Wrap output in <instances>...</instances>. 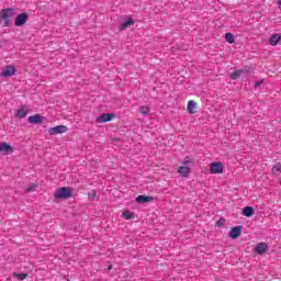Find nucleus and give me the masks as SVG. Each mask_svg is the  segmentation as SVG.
<instances>
[{
    "mask_svg": "<svg viewBox=\"0 0 281 281\" xmlns=\"http://www.w3.org/2000/svg\"><path fill=\"white\" fill-rule=\"evenodd\" d=\"M183 164H184V165H188V164H190V160L184 159V160H183Z\"/></svg>",
    "mask_w": 281,
    "mask_h": 281,
    "instance_id": "bb28decb",
    "label": "nucleus"
},
{
    "mask_svg": "<svg viewBox=\"0 0 281 281\" xmlns=\"http://www.w3.org/2000/svg\"><path fill=\"white\" fill-rule=\"evenodd\" d=\"M16 74V69L13 66H7L2 71L1 76L3 78H11V76H14Z\"/></svg>",
    "mask_w": 281,
    "mask_h": 281,
    "instance_id": "0eeeda50",
    "label": "nucleus"
},
{
    "mask_svg": "<svg viewBox=\"0 0 281 281\" xmlns=\"http://www.w3.org/2000/svg\"><path fill=\"white\" fill-rule=\"evenodd\" d=\"M29 122L30 124H41V122H43V117L41 116V114H35L29 116Z\"/></svg>",
    "mask_w": 281,
    "mask_h": 281,
    "instance_id": "4468645a",
    "label": "nucleus"
},
{
    "mask_svg": "<svg viewBox=\"0 0 281 281\" xmlns=\"http://www.w3.org/2000/svg\"><path fill=\"white\" fill-rule=\"evenodd\" d=\"M131 25H135V21H133L132 18H130L127 21L123 22L120 25V30H126L127 27H131Z\"/></svg>",
    "mask_w": 281,
    "mask_h": 281,
    "instance_id": "f3484780",
    "label": "nucleus"
},
{
    "mask_svg": "<svg viewBox=\"0 0 281 281\" xmlns=\"http://www.w3.org/2000/svg\"><path fill=\"white\" fill-rule=\"evenodd\" d=\"M260 85H262V80L256 81L255 82V89H258V87H260Z\"/></svg>",
    "mask_w": 281,
    "mask_h": 281,
    "instance_id": "a878e982",
    "label": "nucleus"
},
{
    "mask_svg": "<svg viewBox=\"0 0 281 281\" xmlns=\"http://www.w3.org/2000/svg\"><path fill=\"white\" fill-rule=\"evenodd\" d=\"M111 269H113V266L110 265V266L108 267V270L111 271Z\"/></svg>",
    "mask_w": 281,
    "mask_h": 281,
    "instance_id": "c85d7f7f",
    "label": "nucleus"
},
{
    "mask_svg": "<svg viewBox=\"0 0 281 281\" xmlns=\"http://www.w3.org/2000/svg\"><path fill=\"white\" fill-rule=\"evenodd\" d=\"M88 199H89V201H93L94 199H95V191H90L89 193H88Z\"/></svg>",
    "mask_w": 281,
    "mask_h": 281,
    "instance_id": "393cba45",
    "label": "nucleus"
},
{
    "mask_svg": "<svg viewBox=\"0 0 281 281\" xmlns=\"http://www.w3.org/2000/svg\"><path fill=\"white\" fill-rule=\"evenodd\" d=\"M123 218H125L126 221H131V218H133L134 214L131 213L130 211H125L122 214Z\"/></svg>",
    "mask_w": 281,
    "mask_h": 281,
    "instance_id": "aec40b11",
    "label": "nucleus"
},
{
    "mask_svg": "<svg viewBox=\"0 0 281 281\" xmlns=\"http://www.w3.org/2000/svg\"><path fill=\"white\" fill-rule=\"evenodd\" d=\"M14 16V9H3L0 11V18L5 21V24L10 23V19Z\"/></svg>",
    "mask_w": 281,
    "mask_h": 281,
    "instance_id": "f03ea898",
    "label": "nucleus"
},
{
    "mask_svg": "<svg viewBox=\"0 0 281 281\" xmlns=\"http://www.w3.org/2000/svg\"><path fill=\"white\" fill-rule=\"evenodd\" d=\"M139 113H142V115H148L150 113V108L140 106Z\"/></svg>",
    "mask_w": 281,
    "mask_h": 281,
    "instance_id": "412c9836",
    "label": "nucleus"
},
{
    "mask_svg": "<svg viewBox=\"0 0 281 281\" xmlns=\"http://www.w3.org/2000/svg\"><path fill=\"white\" fill-rule=\"evenodd\" d=\"M211 175H223V162H211Z\"/></svg>",
    "mask_w": 281,
    "mask_h": 281,
    "instance_id": "39448f33",
    "label": "nucleus"
},
{
    "mask_svg": "<svg viewBox=\"0 0 281 281\" xmlns=\"http://www.w3.org/2000/svg\"><path fill=\"white\" fill-rule=\"evenodd\" d=\"M243 215L247 216V217L254 216V207H251V206L244 207L243 209Z\"/></svg>",
    "mask_w": 281,
    "mask_h": 281,
    "instance_id": "a211bd4d",
    "label": "nucleus"
},
{
    "mask_svg": "<svg viewBox=\"0 0 281 281\" xmlns=\"http://www.w3.org/2000/svg\"><path fill=\"white\" fill-rule=\"evenodd\" d=\"M30 19V15L27 13H21L15 18V25L16 27H21L27 23V20Z\"/></svg>",
    "mask_w": 281,
    "mask_h": 281,
    "instance_id": "20e7f679",
    "label": "nucleus"
},
{
    "mask_svg": "<svg viewBox=\"0 0 281 281\" xmlns=\"http://www.w3.org/2000/svg\"><path fill=\"white\" fill-rule=\"evenodd\" d=\"M14 278H18V280H25V278H27L26 273H13Z\"/></svg>",
    "mask_w": 281,
    "mask_h": 281,
    "instance_id": "5701e85b",
    "label": "nucleus"
},
{
    "mask_svg": "<svg viewBox=\"0 0 281 281\" xmlns=\"http://www.w3.org/2000/svg\"><path fill=\"white\" fill-rule=\"evenodd\" d=\"M68 128L65 125H57L55 127H50L48 130L49 135H60L63 133H67Z\"/></svg>",
    "mask_w": 281,
    "mask_h": 281,
    "instance_id": "7ed1b4c3",
    "label": "nucleus"
},
{
    "mask_svg": "<svg viewBox=\"0 0 281 281\" xmlns=\"http://www.w3.org/2000/svg\"><path fill=\"white\" fill-rule=\"evenodd\" d=\"M281 42V34H273L270 37V45H272V47H276V45H278Z\"/></svg>",
    "mask_w": 281,
    "mask_h": 281,
    "instance_id": "ddd939ff",
    "label": "nucleus"
},
{
    "mask_svg": "<svg viewBox=\"0 0 281 281\" xmlns=\"http://www.w3.org/2000/svg\"><path fill=\"white\" fill-rule=\"evenodd\" d=\"M225 41L231 44L234 43V35L232 33H226Z\"/></svg>",
    "mask_w": 281,
    "mask_h": 281,
    "instance_id": "4be33fe9",
    "label": "nucleus"
},
{
    "mask_svg": "<svg viewBox=\"0 0 281 281\" xmlns=\"http://www.w3.org/2000/svg\"><path fill=\"white\" fill-rule=\"evenodd\" d=\"M113 114H101L97 117L98 124H104V122H111L113 120Z\"/></svg>",
    "mask_w": 281,
    "mask_h": 281,
    "instance_id": "9b49d317",
    "label": "nucleus"
},
{
    "mask_svg": "<svg viewBox=\"0 0 281 281\" xmlns=\"http://www.w3.org/2000/svg\"><path fill=\"white\" fill-rule=\"evenodd\" d=\"M34 190V188H29L27 192H32Z\"/></svg>",
    "mask_w": 281,
    "mask_h": 281,
    "instance_id": "cd10ccee",
    "label": "nucleus"
},
{
    "mask_svg": "<svg viewBox=\"0 0 281 281\" xmlns=\"http://www.w3.org/2000/svg\"><path fill=\"white\" fill-rule=\"evenodd\" d=\"M268 249L269 245H267V243H259L255 247L256 254H259L260 256H262V254H265Z\"/></svg>",
    "mask_w": 281,
    "mask_h": 281,
    "instance_id": "1a4fd4ad",
    "label": "nucleus"
},
{
    "mask_svg": "<svg viewBox=\"0 0 281 281\" xmlns=\"http://www.w3.org/2000/svg\"><path fill=\"white\" fill-rule=\"evenodd\" d=\"M149 201H153V196H148V195L136 196V203H149Z\"/></svg>",
    "mask_w": 281,
    "mask_h": 281,
    "instance_id": "2eb2a0df",
    "label": "nucleus"
},
{
    "mask_svg": "<svg viewBox=\"0 0 281 281\" xmlns=\"http://www.w3.org/2000/svg\"><path fill=\"white\" fill-rule=\"evenodd\" d=\"M0 153H2V155H12V153H14V148H12L8 143L2 142L0 143Z\"/></svg>",
    "mask_w": 281,
    "mask_h": 281,
    "instance_id": "423d86ee",
    "label": "nucleus"
},
{
    "mask_svg": "<svg viewBox=\"0 0 281 281\" xmlns=\"http://www.w3.org/2000/svg\"><path fill=\"white\" fill-rule=\"evenodd\" d=\"M29 113H30V109H27V106L25 105H22L20 109L15 111V117H19L20 120H22L23 117H26Z\"/></svg>",
    "mask_w": 281,
    "mask_h": 281,
    "instance_id": "6e6552de",
    "label": "nucleus"
},
{
    "mask_svg": "<svg viewBox=\"0 0 281 281\" xmlns=\"http://www.w3.org/2000/svg\"><path fill=\"white\" fill-rule=\"evenodd\" d=\"M187 109H188V113H190V115H194V110L196 109V103L194 102V100H190L188 102Z\"/></svg>",
    "mask_w": 281,
    "mask_h": 281,
    "instance_id": "dca6fc26",
    "label": "nucleus"
},
{
    "mask_svg": "<svg viewBox=\"0 0 281 281\" xmlns=\"http://www.w3.org/2000/svg\"><path fill=\"white\" fill-rule=\"evenodd\" d=\"M243 74V70H236L235 72L231 74L232 80H238Z\"/></svg>",
    "mask_w": 281,
    "mask_h": 281,
    "instance_id": "6ab92c4d",
    "label": "nucleus"
},
{
    "mask_svg": "<svg viewBox=\"0 0 281 281\" xmlns=\"http://www.w3.org/2000/svg\"><path fill=\"white\" fill-rule=\"evenodd\" d=\"M279 5H281V0L279 1Z\"/></svg>",
    "mask_w": 281,
    "mask_h": 281,
    "instance_id": "c756f323",
    "label": "nucleus"
},
{
    "mask_svg": "<svg viewBox=\"0 0 281 281\" xmlns=\"http://www.w3.org/2000/svg\"><path fill=\"white\" fill-rule=\"evenodd\" d=\"M272 172H281V164L277 162L273 167H272Z\"/></svg>",
    "mask_w": 281,
    "mask_h": 281,
    "instance_id": "b1692460",
    "label": "nucleus"
},
{
    "mask_svg": "<svg viewBox=\"0 0 281 281\" xmlns=\"http://www.w3.org/2000/svg\"><path fill=\"white\" fill-rule=\"evenodd\" d=\"M240 232H243V227L235 226L231 229L228 236H229V238L236 239V238H238V236H240Z\"/></svg>",
    "mask_w": 281,
    "mask_h": 281,
    "instance_id": "f8f14e48",
    "label": "nucleus"
},
{
    "mask_svg": "<svg viewBox=\"0 0 281 281\" xmlns=\"http://www.w3.org/2000/svg\"><path fill=\"white\" fill-rule=\"evenodd\" d=\"M55 199H69L71 196V189L67 187L58 188L54 194Z\"/></svg>",
    "mask_w": 281,
    "mask_h": 281,
    "instance_id": "f257e3e1",
    "label": "nucleus"
},
{
    "mask_svg": "<svg viewBox=\"0 0 281 281\" xmlns=\"http://www.w3.org/2000/svg\"><path fill=\"white\" fill-rule=\"evenodd\" d=\"M190 172H192V169L190 167L181 166L178 168V173L184 179H188V177H190Z\"/></svg>",
    "mask_w": 281,
    "mask_h": 281,
    "instance_id": "9d476101",
    "label": "nucleus"
}]
</instances>
